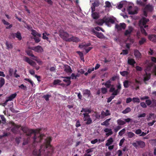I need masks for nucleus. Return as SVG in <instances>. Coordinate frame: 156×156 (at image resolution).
Masks as SVG:
<instances>
[{
	"label": "nucleus",
	"mask_w": 156,
	"mask_h": 156,
	"mask_svg": "<svg viewBox=\"0 0 156 156\" xmlns=\"http://www.w3.org/2000/svg\"><path fill=\"white\" fill-rule=\"evenodd\" d=\"M21 129L24 132L26 133L27 136L30 137L32 135H33V142L32 145L35 147L36 145V143L40 142L43 139V137L44 136V134H41L40 133V129L29 130L27 129H24L23 127L21 128Z\"/></svg>",
	"instance_id": "f257e3e1"
},
{
	"label": "nucleus",
	"mask_w": 156,
	"mask_h": 156,
	"mask_svg": "<svg viewBox=\"0 0 156 156\" xmlns=\"http://www.w3.org/2000/svg\"><path fill=\"white\" fill-rule=\"evenodd\" d=\"M51 140V137H47L45 140L44 144L41 145L40 147V149L39 150L35 149L33 151V155L34 156H41V153L42 151H44L45 149H47L48 147L51 146L50 143Z\"/></svg>",
	"instance_id": "f03ea898"
},
{
	"label": "nucleus",
	"mask_w": 156,
	"mask_h": 156,
	"mask_svg": "<svg viewBox=\"0 0 156 156\" xmlns=\"http://www.w3.org/2000/svg\"><path fill=\"white\" fill-rule=\"evenodd\" d=\"M109 91L110 92H113L112 94V95H117L120 92L121 89V85L119 83H118V85H117V89L116 90H115V88L114 87L113 85H112Z\"/></svg>",
	"instance_id": "7ed1b4c3"
},
{
	"label": "nucleus",
	"mask_w": 156,
	"mask_h": 156,
	"mask_svg": "<svg viewBox=\"0 0 156 156\" xmlns=\"http://www.w3.org/2000/svg\"><path fill=\"white\" fill-rule=\"evenodd\" d=\"M9 123V124L11 125V127H12L11 129V131L14 133H17L18 132L19 129L21 127V126L16 124L12 122H10Z\"/></svg>",
	"instance_id": "20e7f679"
},
{
	"label": "nucleus",
	"mask_w": 156,
	"mask_h": 156,
	"mask_svg": "<svg viewBox=\"0 0 156 156\" xmlns=\"http://www.w3.org/2000/svg\"><path fill=\"white\" fill-rule=\"evenodd\" d=\"M59 35L63 40L66 41H68L69 35L67 32L61 30L59 31Z\"/></svg>",
	"instance_id": "39448f33"
},
{
	"label": "nucleus",
	"mask_w": 156,
	"mask_h": 156,
	"mask_svg": "<svg viewBox=\"0 0 156 156\" xmlns=\"http://www.w3.org/2000/svg\"><path fill=\"white\" fill-rule=\"evenodd\" d=\"M132 144L133 146L136 148L138 147L143 148L145 146V142L141 140H136Z\"/></svg>",
	"instance_id": "423d86ee"
},
{
	"label": "nucleus",
	"mask_w": 156,
	"mask_h": 156,
	"mask_svg": "<svg viewBox=\"0 0 156 156\" xmlns=\"http://www.w3.org/2000/svg\"><path fill=\"white\" fill-rule=\"evenodd\" d=\"M123 119L125 121L122 120L121 119H118L117 121L118 124L120 126H122L125 124L126 122H129L132 120V119L130 118L124 119Z\"/></svg>",
	"instance_id": "0eeeda50"
},
{
	"label": "nucleus",
	"mask_w": 156,
	"mask_h": 156,
	"mask_svg": "<svg viewBox=\"0 0 156 156\" xmlns=\"http://www.w3.org/2000/svg\"><path fill=\"white\" fill-rule=\"evenodd\" d=\"M24 61L28 63L31 66L35 67L37 66L36 62L30 59L29 58L27 57H24Z\"/></svg>",
	"instance_id": "6e6552de"
},
{
	"label": "nucleus",
	"mask_w": 156,
	"mask_h": 156,
	"mask_svg": "<svg viewBox=\"0 0 156 156\" xmlns=\"http://www.w3.org/2000/svg\"><path fill=\"white\" fill-rule=\"evenodd\" d=\"M31 49L35 51L38 53L42 52L44 51L43 48L40 45L33 47H31Z\"/></svg>",
	"instance_id": "1a4fd4ad"
},
{
	"label": "nucleus",
	"mask_w": 156,
	"mask_h": 156,
	"mask_svg": "<svg viewBox=\"0 0 156 156\" xmlns=\"http://www.w3.org/2000/svg\"><path fill=\"white\" fill-rule=\"evenodd\" d=\"M126 24L124 23H120L119 24H116L115 27L119 30H121L122 29H125L126 27Z\"/></svg>",
	"instance_id": "9d476101"
},
{
	"label": "nucleus",
	"mask_w": 156,
	"mask_h": 156,
	"mask_svg": "<svg viewBox=\"0 0 156 156\" xmlns=\"http://www.w3.org/2000/svg\"><path fill=\"white\" fill-rule=\"evenodd\" d=\"M133 30V27L131 26H129L128 29L126 30L124 33V35L126 36H130V34L132 32Z\"/></svg>",
	"instance_id": "9b49d317"
},
{
	"label": "nucleus",
	"mask_w": 156,
	"mask_h": 156,
	"mask_svg": "<svg viewBox=\"0 0 156 156\" xmlns=\"http://www.w3.org/2000/svg\"><path fill=\"white\" fill-rule=\"evenodd\" d=\"M61 78L64 79L63 80L66 83V86H69L70 84L71 83V81H70L71 77L62 76H61Z\"/></svg>",
	"instance_id": "f8f14e48"
},
{
	"label": "nucleus",
	"mask_w": 156,
	"mask_h": 156,
	"mask_svg": "<svg viewBox=\"0 0 156 156\" xmlns=\"http://www.w3.org/2000/svg\"><path fill=\"white\" fill-rule=\"evenodd\" d=\"M149 21V20L148 19H147L144 17H143L139 21V25H146V23Z\"/></svg>",
	"instance_id": "ddd939ff"
},
{
	"label": "nucleus",
	"mask_w": 156,
	"mask_h": 156,
	"mask_svg": "<svg viewBox=\"0 0 156 156\" xmlns=\"http://www.w3.org/2000/svg\"><path fill=\"white\" fill-rule=\"evenodd\" d=\"M82 92L83 96H87L88 97H89L91 94L90 90L87 89L83 90Z\"/></svg>",
	"instance_id": "4468645a"
},
{
	"label": "nucleus",
	"mask_w": 156,
	"mask_h": 156,
	"mask_svg": "<svg viewBox=\"0 0 156 156\" xmlns=\"http://www.w3.org/2000/svg\"><path fill=\"white\" fill-rule=\"evenodd\" d=\"M80 41V39L77 37L72 36L71 37L69 38L68 42L73 41L75 42H78Z\"/></svg>",
	"instance_id": "2eb2a0df"
},
{
	"label": "nucleus",
	"mask_w": 156,
	"mask_h": 156,
	"mask_svg": "<svg viewBox=\"0 0 156 156\" xmlns=\"http://www.w3.org/2000/svg\"><path fill=\"white\" fill-rule=\"evenodd\" d=\"M111 114L110 112V111L109 110L107 109L106 110L105 112L102 111L101 113V118H103L105 116H107L110 115Z\"/></svg>",
	"instance_id": "dca6fc26"
},
{
	"label": "nucleus",
	"mask_w": 156,
	"mask_h": 156,
	"mask_svg": "<svg viewBox=\"0 0 156 156\" xmlns=\"http://www.w3.org/2000/svg\"><path fill=\"white\" fill-rule=\"evenodd\" d=\"M148 38V39L154 42H156V35L154 34L149 35Z\"/></svg>",
	"instance_id": "f3484780"
},
{
	"label": "nucleus",
	"mask_w": 156,
	"mask_h": 156,
	"mask_svg": "<svg viewBox=\"0 0 156 156\" xmlns=\"http://www.w3.org/2000/svg\"><path fill=\"white\" fill-rule=\"evenodd\" d=\"M147 12H151L153 9V7L149 4L147 5L144 9Z\"/></svg>",
	"instance_id": "a211bd4d"
},
{
	"label": "nucleus",
	"mask_w": 156,
	"mask_h": 156,
	"mask_svg": "<svg viewBox=\"0 0 156 156\" xmlns=\"http://www.w3.org/2000/svg\"><path fill=\"white\" fill-rule=\"evenodd\" d=\"M104 131L105 133H107L106 135L108 136L112 135L113 133L112 129L108 128L105 129Z\"/></svg>",
	"instance_id": "6ab92c4d"
},
{
	"label": "nucleus",
	"mask_w": 156,
	"mask_h": 156,
	"mask_svg": "<svg viewBox=\"0 0 156 156\" xmlns=\"http://www.w3.org/2000/svg\"><path fill=\"white\" fill-rule=\"evenodd\" d=\"M132 7L131 6H129L127 8V10L129 14L133 15L137 13L136 11H132Z\"/></svg>",
	"instance_id": "aec40b11"
},
{
	"label": "nucleus",
	"mask_w": 156,
	"mask_h": 156,
	"mask_svg": "<svg viewBox=\"0 0 156 156\" xmlns=\"http://www.w3.org/2000/svg\"><path fill=\"white\" fill-rule=\"evenodd\" d=\"M95 33V35L99 38L105 39V36L102 33L96 32Z\"/></svg>",
	"instance_id": "412c9836"
},
{
	"label": "nucleus",
	"mask_w": 156,
	"mask_h": 156,
	"mask_svg": "<svg viewBox=\"0 0 156 156\" xmlns=\"http://www.w3.org/2000/svg\"><path fill=\"white\" fill-rule=\"evenodd\" d=\"M64 71L67 73H71L72 72L71 67L68 65L65 66Z\"/></svg>",
	"instance_id": "4be33fe9"
},
{
	"label": "nucleus",
	"mask_w": 156,
	"mask_h": 156,
	"mask_svg": "<svg viewBox=\"0 0 156 156\" xmlns=\"http://www.w3.org/2000/svg\"><path fill=\"white\" fill-rule=\"evenodd\" d=\"M134 55L137 58H140L141 56V54L139 51L137 50H135L134 51Z\"/></svg>",
	"instance_id": "5701e85b"
},
{
	"label": "nucleus",
	"mask_w": 156,
	"mask_h": 156,
	"mask_svg": "<svg viewBox=\"0 0 156 156\" xmlns=\"http://www.w3.org/2000/svg\"><path fill=\"white\" fill-rule=\"evenodd\" d=\"M113 142V138L111 137L107 140V143L105 144L106 146H108L112 144Z\"/></svg>",
	"instance_id": "b1692460"
},
{
	"label": "nucleus",
	"mask_w": 156,
	"mask_h": 156,
	"mask_svg": "<svg viewBox=\"0 0 156 156\" xmlns=\"http://www.w3.org/2000/svg\"><path fill=\"white\" fill-rule=\"evenodd\" d=\"M111 119L109 118L106 120L104 122L101 123L102 126H108L109 125V121L111 120Z\"/></svg>",
	"instance_id": "393cba45"
},
{
	"label": "nucleus",
	"mask_w": 156,
	"mask_h": 156,
	"mask_svg": "<svg viewBox=\"0 0 156 156\" xmlns=\"http://www.w3.org/2000/svg\"><path fill=\"white\" fill-rule=\"evenodd\" d=\"M128 63L130 65L134 66L136 62L133 59L128 58Z\"/></svg>",
	"instance_id": "a878e982"
},
{
	"label": "nucleus",
	"mask_w": 156,
	"mask_h": 156,
	"mask_svg": "<svg viewBox=\"0 0 156 156\" xmlns=\"http://www.w3.org/2000/svg\"><path fill=\"white\" fill-rule=\"evenodd\" d=\"M2 21L5 25H6L7 26L9 25V26L6 27V28L7 29H10L12 27V25L11 24L9 25V23L6 21L5 20L3 19Z\"/></svg>",
	"instance_id": "bb28decb"
},
{
	"label": "nucleus",
	"mask_w": 156,
	"mask_h": 156,
	"mask_svg": "<svg viewBox=\"0 0 156 156\" xmlns=\"http://www.w3.org/2000/svg\"><path fill=\"white\" fill-rule=\"evenodd\" d=\"M109 18H104V19L102 20V22H101L99 23V24L101 25H102L103 23H105L107 25H108V20Z\"/></svg>",
	"instance_id": "cd10ccee"
},
{
	"label": "nucleus",
	"mask_w": 156,
	"mask_h": 156,
	"mask_svg": "<svg viewBox=\"0 0 156 156\" xmlns=\"http://www.w3.org/2000/svg\"><path fill=\"white\" fill-rule=\"evenodd\" d=\"M17 95V94L16 93L13 94H11L9 97H7L9 101H12L13 99L15 98Z\"/></svg>",
	"instance_id": "c85d7f7f"
},
{
	"label": "nucleus",
	"mask_w": 156,
	"mask_h": 156,
	"mask_svg": "<svg viewBox=\"0 0 156 156\" xmlns=\"http://www.w3.org/2000/svg\"><path fill=\"white\" fill-rule=\"evenodd\" d=\"M83 112L90 113L91 112V109L90 108H83L81 111V112Z\"/></svg>",
	"instance_id": "c756f323"
},
{
	"label": "nucleus",
	"mask_w": 156,
	"mask_h": 156,
	"mask_svg": "<svg viewBox=\"0 0 156 156\" xmlns=\"http://www.w3.org/2000/svg\"><path fill=\"white\" fill-rule=\"evenodd\" d=\"M5 45L7 47V49H12L13 48L12 44L11 43L7 41H6L5 43Z\"/></svg>",
	"instance_id": "7c9ffc66"
},
{
	"label": "nucleus",
	"mask_w": 156,
	"mask_h": 156,
	"mask_svg": "<svg viewBox=\"0 0 156 156\" xmlns=\"http://www.w3.org/2000/svg\"><path fill=\"white\" fill-rule=\"evenodd\" d=\"M130 82L129 80H125L123 82L124 87L126 88L129 87V83H130Z\"/></svg>",
	"instance_id": "2f4dec72"
},
{
	"label": "nucleus",
	"mask_w": 156,
	"mask_h": 156,
	"mask_svg": "<svg viewBox=\"0 0 156 156\" xmlns=\"http://www.w3.org/2000/svg\"><path fill=\"white\" fill-rule=\"evenodd\" d=\"M15 33L16 37L18 38L19 40H21L22 38L20 33L19 31H18L16 33Z\"/></svg>",
	"instance_id": "473e14b6"
},
{
	"label": "nucleus",
	"mask_w": 156,
	"mask_h": 156,
	"mask_svg": "<svg viewBox=\"0 0 156 156\" xmlns=\"http://www.w3.org/2000/svg\"><path fill=\"white\" fill-rule=\"evenodd\" d=\"M150 77L151 74L150 73L147 74L146 73V75L144 77V81H148L150 79Z\"/></svg>",
	"instance_id": "72a5a7b5"
},
{
	"label": "nucleus",
	"mask_w": 156,
	"mask_h": 156,
	"mask_svg": "<svg viewBox=\"0 0 156 156\" xmlns=\"http://www.w3.org/2000/svg\"><path fill=\"white\" fill-rule=\"evenodd\" d=\"M5 79L2 78H0V88H1L5 83Z\"/></svg>",
	"instance_id": "f704fd0d"
},
{
	"label": "nucleus",
	"mask_w": 156,
	"mask_h": 156,
	"mask_svg": "<svg viewBox=\"0 0 156 156\" xmlns=\"http://www.w3.org/2000/svg\"><path fill=\"white\" fill-rule=\"evenodd\" d=\"M92 16L93 18L94 19H97L99 18L98 14L96 12H92Z\"/></svg>",
	"instance_id": "c9c22d12"
},
{
	"label": "nucleus",
	"mask_w": 156,
	"mask_h": 156,
	"mask_svg": "<svg viewBox=\"0 0 156 156\" xmlns=\"http://www.w3.org/2000/svg\"><path fill=\"white\" fill-rule=\"evenodd\" d=\"M120 74L123 76H127L129 73L126 71H124L120 72Z\"/></svg>",
	"instance_id": "e433bc0d"
},
{
	"label": "nucleus",
	"mask_w": 156,
	"mask_h": 156,
	"mask_svg": "<svg viewBox=\"0 0 156 156\" xmlns=\"http://www.w3.org/2000/svg\"><path fill=\"white\" fill-rule=\"evenodd\" d=\"M131 111V109L129 107H127L126 109L123 110L122 112V113L124 114H126L127 113Z\"/></svg>",
	"instance_id": "4c0bfd02"
},
{
	"label": "nucleus",
	"mask_w": 156,
	"mask_h": 156,
	"mask_svg": "<svg viewBox=\"0 0 156 156\" xmlns=\"http://www.w3.org/2000/svg\"><path fill=\"white\" fill-rule=\"evenodd\" d=\"M26 53L27 54L30 56H34V55L33 54L32 51L30 50H26Z\"/></svg>",
	"instance_id": "58836bf2"
},
{
	"label": "nucleus",
	"mask_w": 156,
	"mask_h": 156,
	"mask_svg": "<svg viewBox=\"0 0 156 156\" xmlns=\"http://www.w3.org/2000/svg\"><path fill=\"white\" fill-rule=\"evenodd\" d=\"M9 75L10 76H12L14 73L13 69L12 68H9L8 71Z\"/></svg>",
	"instance_id": "ea45409f"
},
{
	"label": "nucleus",
	"mask_w": 156,
	"mask_h": 156,
	"mask_svg": "<svg viewBox=\"0 0 156 156\" xmlns=\"http://www.w3.org/2000/svg\"><path fill=\"white\" fill-rule=\"evenodd\" d=\"M84 121H87L86 124L87 125L90 124L92 123V120L90 118H89L88 119H84Z\"/></svg>",
	"instance_id": "a19ab883"
},
{
	"label": "nucleus",
	"mask_w": 156,
	"mask_h": 156,
	"mask_svg": "<svg viewBox=\"0 0 156 156\" xmlns=\"http://www.w3.org/2000/svg\"><path fill=\"white\" fill-rule=\"evenodd\" d=\"M93 5H94L96 7H98L100 5V2L99 0H94V2L92 4Z\"/></svg>",
	"instance_id": "79ce46f5"
},
{
	"label": "nucleus",
	"mask_w": 156,
	"mask_h": 156,
	"mask_svg": "<svg viewBox=\"0 0 156 156\" xmlns=\"http://www.w3.org/2000/svg\"><path fill=\"white\" fill-rule=\"evenodd\" d=\"M136 3L137 5L141 6H144L145 5V3L142 2L141 0H137Z\"/></svg>",
	"instance_id": "37998d69"
},
{
	"label": "nucleus",
	"mask_w": 156,
	"mask_h": 156,
	"mask_svg": "<svg viewBox=\"0 0 156 156\" xmlns=\"http://www.w3.org/2000/svg\"><path fill=\"white\" fill-rule=\"evenodd\" d=\"M146 40L145 38H142L141 40L139 41V43L140 45H141L146 42Z\"/></svg>",
	"instance_id": "c03bdc74"
},
{
	"label": "nucleus",
	"mask_w": 156,
	"mask_h": 156,
	"mask_svg": "<svg viewBox=\"0 0 156 156\" xmlns=\"http://www.w3.org/2000/svg\"><path fill=\"white\" fill-rule=\"evenodd\" d=\"M128 136L129 138H132L135 136V134L131 132H128L127 133Z\"/></svg>",
	"instance_id": "a18cd8bd"
},
{
	"label": "nucleus",
	"mask_w": 156,
	"mask_h": 156,
	"mask_svg": "<svg viewBox=\"0 0 156 156\" xmlns=\"http://www.w3.org/2000/svg\"><path fill=\"white\" fill-rule=\"evenodd\" d=\"M105 5L104 6V7L105 8H109L112 7L110 3L108 1H106L105 2Z\"/></svg>",
	"instance_id": "49530a36"
},
{
	"label": "nucleus",
	"mask_w": 156,
	"mask_h": 156,
	"mask_svg": "<svg viewBox=\"0 0 156 156\" xmlns=\"http://www.w3.org/2000/svg\"><path fill=\"white\" fill-rule=\"evenodd\" d=\"M101 92L103 94H106L107 92V90L105 87H102L101 89Z\"/></svg>",
	"instance_id": "de8ad7c7"
},
{
	"label": "nucleus",
	"mask_w": 156,
	"mask_h": 156,
	"mask_svg": "<svg viewBox=\"0 0 156 156\" xmlns=\"http://www.w3.org/2000/svg\"><path fill=\"white\" fill-rule=\"evenodd\" d=\"M107 85H106V87L107 88H109L110 87L112 86V85H111V81L110 80H108L106 82Z\"/></svg>",
	"instance_id": "09e8293b"
},
{
	"label": "nucleus",
	"mask_w": 156,
	"mask_h": 156,
	"mask_svg": "<svg viewBox=\"0 0 156 156\" xmlns=\"http://www.w3.org/2000/svg\"><path fill=\"white\" fill-rule=\"evenodd\" d=\"M46 34H47V33L46 32L43 33V37L42 38L44 39H45L47 41H48L49 38L47 36Z\"/></svg>",
	"instance_id": "8fccbe9b"
},
{
	"label": "nucleus",
	"mask_w": 156,
	"mask_h": 156,
	"mask_svg": "<svg viewBox=\"0 0 156 156\" xmlns=\"http://www.w3.org/2000/svg\"><path fill=\"white\" fill-rule=\"evenodd\" d=\"M132 101L134 103L137 102L139 103L140 102V99L138 98H133L132 99Z\"/></svg>",
	"instance_id": "3c124183"
},
{
	"label": "nucleus",
	"mask_w": 156,
	"mask_h": 156,
	"mask_svg": "<svg viewBox=\"0 0 156 156\" xmlns=\"http://www.w3.org/2000/svg\"><path fill=\"white\" fill-rule=\"evenodd\" d=\"M126 131L125 128H124L120 131L119 133V134L120 136H122L124 134Z\"/></svg>",
	"instance_id": "603ef678"
},
{
	"label": "nucleus",
	"mask_w": 156,
	"mask_h": 156,
	"mask_svg": "<svg viewBox=\"0 0 156 156\" xmlns=\"http://www.w3.org/2000/svg\"><path fill=\"white\" fill-rule=\"evenodd\" d=\"M93 151V148H91L85 150V154H90V153L92 152Z\"/></svg>",
	"instance_id": "864d4df0"
},
{
	"label": "nucleus",
	"mask_w": 156,
	"mask_h": 156,
	"mask_svg": "<svg viewBox=\"0 0 156 156\" xmlns=\"http://www.w3.org/2000/svg\"><path fill=\"white\" fill-rule=\"evenodd\" d=\"M140 30L142 33L144 34L145 35H147V33L143 27H140Z\"/></svg>",
	"instance_id": "5fc2aeb1"
},
{
	"label": "nucleus",
	"mask_w": 156,
	"mask_h": 156,
	"mask_svg": "<svg viewBox=\"0 0 156 156\" xmlns=\"http://www.w3.org/2000/svg\"><path fill=\"white\" fill-rule=\"evenodd\" d=\"M129 52L127 50H122V52L120 54L121 55H126L128 54Z\"/></svg>",
	"instance_id": "6e6d98bb"
},
{
	"label": "nucleus",
	"mask_w": 156,
	"mask_h": 156,
	"mask_svg": "<svg viewBox=\"0 0 156 156\" xmlns=\"http://www.w3.org/2000/svg\"><path fill=\"white\" fill-rule=\"evenodd\" d=\"M146 105L147 106H149L152 104V101L150 99L147 100L145 101Z\"/></svg>",
	"instance_id": "4d7b16f0"
},
{
	"label": "nucleus",
	"mask_w": 156,
	"mask_h": 156,
	"mask_svg": "<svg viewBox=\"0 0 156 156\" xmlns=\"http://www.w3.org/2000/svg\"><path fill=\"white\" fill-rule=\"evenodd\" d=\"M50 97V95H49L48 94H46L44 95V96H43V98L45 99L46 101H47L49 100V98Z\"/></svg>",
	"instance_id": "13d9d810"
},
{
	"label": "nucleus",
	"mask_w": 156,
	"mask_h": 156,
	"mask_svg": "<svg viewBox=\"0 0 156 156\" xmlns=\"http://www.w3.org/2000/svg\"><path fill=\"white\" fill-rule=\"evenodd\" d=\"M115 96L114 95H112V96H110V97L108 98L107 99V102L108 103H109L110 102L112 99H114L115 98Z\"/></svg>",
	"instance_id": "bf43d9fd"
},
{
	"label": "nucleus",
	"mask_w": 156,
	"mask_h": 156,
	"mask_svg": "<svg viewBox=\"0 0 156 156\" xmlns=\"http://www.w3.org/2000/svg\"><path fill=\"white\" fill-rule=\"evenodd\" d=\"M121 128H122V127L121 126L118 125V126H117L114 129V130L115 132V133L117 132Z\"/></svg>",
	"instance_id": "052dcab7"
},
{
	"label": "nucleus",
	"mask_w": 156,
	"mask_h": 156,
	"mask_svg": "<svg viewBox=\"0 0 156 156\" xmlns=\"http://www.w3.org/2000/svg\"><path fill=\"white\" fill-rule=\"evenodd\" d=\"M61 81L60 80H55L54 81L53 84L54 85H56L61 83Z\"/></svg>",
	"instance_id": "680f3d73"
},
{
	"label": "nucleus",
	"mask_w": 156,
	"mask_h": 156,
	"mask_svg": "<svg viewBox=\"0 0 156 156\" xmlns=\"http://www.w3.org/2000/svg\"><path fill=\"white\" fill-rule=\"evenodd\" d=\"M152 104L151 107H154L156 106V100L153 99L152 101Z\"/></svg>",
	"instance_id": "e2e57ef3"
},
{
	"label": "nucleus",
	"mask_w": 156,
	"mask_h": 156,
	"mask_svg": "<svg viewBox=\"0 0 156 156\" xmlns=\"http://www.w3.org/2000/svg\"><path fill=\"white\" fill-rule=\"evenodd\" d=\"M24 80L27 81L28 82H29L31 84V85H32V87L33 86H34V83H33V82L31 80L28 79H27V78H25L24 79Z\"/></svg>",
	"instance_id": "0e129e2a"
},
{
	"label": "nucleus",
	"mask_w": 156,
	"mask_h": 156,
	"mask_svg": "<svg viewBox=\"0 0 156 156\" xmlns=\"http://www.w3.org/2000/svg\"><path fill=\"white\" fill-rule=\"evenodd\" d=\"M135 133L136 134L139 135L141 133H142V131L140 129H136L135 132Z\"/></svg>",
	"instance_id": "69168bd1"
},
{
	"label": "nucleus",
	"mask_w": 156,
	"mask_h": 156,
	"mask_svg": "<svg viewBox=\"0 0 156 156\" xmlns=\"http://www.w3.org/2000/svg\"><path fill=\"white\" fill-rule=\"evenodd\" d=\"M32 32L31 34L34 37H36V34L37 33V31L34 30H32Z\"/></svg>",
	"instance_id": "338daca9"
},
{
	"label": "nucleus",
	"mask_w": 156,
	"mask_h": 156,
	"mask_svg": "<svg viewBox=\"0 0 156 156\" xmlns=\"http://www.w3.org/2000/svg\"><path fill=\"white\" fill-rule=\"evenodd\" d=\"M80 126H81V125L80 124V121L79 120H77L76 123V125H75L76 126V127L78 128V127Z\"/></svg>",
	"instance_id": "774afa93"
}]
</instances>
